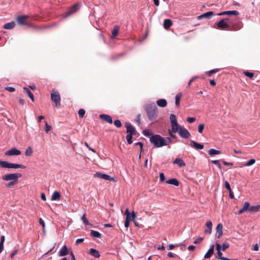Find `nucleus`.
I'll return each instance as SVG.
<instances>
[{
	"label": "nucleus",
	"instance_id": "1",
	"mask_svg": "<svg viewBox=\"0 0 260 260\" xmlns=\"http://www.w3.org/2000/svg\"><path fill=\"white\" fill-rule=\"evenodd\" d=\"M145 110L150 120H155L157 116V108L153 104L147 105Z\"/></svg>",
	"mask_w": 260,
	"mask_h": 260
},
{
	"label": "nucleus",
	"instance_id": "2",
	"mask_svg": "<svg viewBox=\"0 0 260 260\" xmlns=\"http://www.w3.org/2000/svg\"><path fill=\"white\" fill-rule=\"evenodd\" d=\"M150 142L154 145L156 148L162 147L164 146V138L158 135H154L150 138Z\"/></svg>",
	"mask_w": 260,
	"mask_h": 260
},
{
	"label": "nucleus",
	"instance_id": "3",
	"mask_svg": "<svg viewBox=\"0 0 260 260\" xmlns=\"http://www.w3.org/2000/svg\"><path fill=\"white\" fill-rule=\"evenodd\" d=\"M51 99L55 103V106L57 108L60 107V96L58 91H53L51 93Z\"/></svg>",
	"mask_w": 260,
	"mask_h": 260
},
{
	"label": "nucleus",
	"instance_id": "4",
	"mask_svg": "<svg viewBox=\"0 0 260 260\" xmlns=\"http://www.w3.org/2000/svg\"><path fill=\"white\" fill-rule=\"evenodd\" d=\"M21 174L18 173L9 174L2 176V179L5 181H18V179L21 177Z\"/></svg>",
	"mask_w": 260,
	"mask_h": 260
},
{
	"label": "nucleus",
	"instance_id": "5",
	"mask_svg": "<svg viewBox=\"0 0 260 260\" xmlns=\"http://www.w3.org/2000/svg\"><path fill=\"white\" fill-rule=\"evenodd\" d=\"M29 16L27 15L19 16L16 18V21L20 25H28Z\"/></svg>",
	"mask_w": 260,
	"mask_h": 260
},
{
	"label": "nucleus",
	"instance_id": "6",
	"mask_svg": "<svg viewBox=\"0 0 260 260\" xmlns=\"http://www.w3.org/2000/svg\"><path fill=\"white\" fill-rule=\"evenodd\" d=\"M228 20H229L228 18L221 19L217 23V27L222 29L228 30V28H230V25H229L225 21Z\"/></svg>",
	"mask_w": 260,
	"mask_h": 260
},
{
	"label": "nucleus",
	"instance_id": "7",
	"mask_svg": "<svg viewBox=\"0 0 260 260\" xmlns=\"http://www.w3.org/2000/svg\"><path fill=\"white\" fill-rule=\"evenodd\" d=\"M21 154V151L17 149L15 147H13L9 150L7 151L5 154L7 156H14L19 155Z\"/></svg>",
	"mask_w": 260,
	"mask_h": 260
},
{
	"label": "nucleus",
	"instance_id": "8",
	"mask_svg": "<svg viewBox=\"0 0 260 260\" xmlns=\"http://www.w3.org/2000/svg\"><path fill=\"white\" fill-rule=\"evenodd\" d=\"M178 134L180 136L183 138H188L190 137V135L189 132L184 127H180Z\"/></svg>",
	"mask_w": 260,
	"mask_h": 260
},
{
	"label": "nucleus",
	"instance_id": "9",
	"mask_svg": "<svg viewBox=\"0 0 260 260\" xmlns=\"http://www.w3.org/2000/svg\"><path fill=\"white\" fill-rule=\"evenodd\" d=\"M125 127L126 128V132L128 134L136 135V131L134 127L128 122H126L125 124Z\"/></svg>",
	"mask_w": 260,
	"mask_h": 260
},
{
	"label": "nucleus",
	"instance_id": "10",
	"mask_svg": "<svg viewBox=\"0 0 260 260\" xmlns=\"http://www.w3.org/2000/svg\"><path fill=\"white\" fill-rule=\"evenodd\" d=\"M223 225L222 223H218L216 228L217 238L219 239L223 235Z\"/></svg>",
	"mask_w": 260,
	"mask_h": 260
},
{
	"label": "nucleus",
	"instance_id": "11",
	"mask_svg": "<svg viewBox=\"0 0 260 260\" xmlns=\"http://www.w3.org/2000/svg\"><path fill=\"white\" fill-rule=\"evenodd\" d=\"M95 176L106 180H114V178H112L110 176L100 172L96 173Z\"/></svg>",
	"mask_w": 260,
	"mask_h": 260
},
{
	"label": "nucleus",
	"instance_id": "12",
	"mask_svg": "<svg viewBox=\"0 0 260 260\" xmlns=\"http://www.w3.org/2000/svg\"><path fill=\"white\" fill-rule=\"evenodd\" d=\"M239 14V12L236 10L233 11H223L221 13H219L218 14V15H235L238 16Z\"/></svg>",
	"mask_w": 260,
	"mask_h": 260
},
{
	"label": "nucleus",
	"instance_id": "13",
	"mask_svg": "<svg viewBox=\"0 0 260 260\" xmlns=\"http://www.w3.org/2000/svg\"><path fill=\"white\" fill-rule=\"evenodd\" d=\"M100 117L101 119L105 121L106 122H107L110 124H112L113 122L112 117L109 115L101 114L100 115Z\"/></svg>",
	"mask_w": 260,
	"mask_h": 260
},
{
	"label": "nucleus",
	"instance_id": "14",
	"mask_svg": "<svg viewBox=\"0 0 260 260\" xmlns=\"http://www.w3.org/2000/svg\"><path fill=\"white\" fill-rule=\"evenodd\" d=\"M214 245L213 244H212V245H211L210 248L207 251L206 253L205 254L204 258H210L211 257V256L213 255V254L214 253Z\"/></svg>",
	"mask_w": 260,
	"mask_h": 260
},
{
	"label": "nucleus",
	"instance_id": "15",
	"mask_svg": "<svg viewBox=\"0 0 260 260\" xmlns=\"http://www.w3.org/2000/svg\"><path fill=\"white\" fill-rule=\"evenodd\" d=\"M206 225L207 227V229L204 230L205 234H210L212 232V223L211 221H208L206 223Z\"/></svg>",
	"mask_w": 260,
	"mask_h": 260
},
{
	"label": "nucleus",
	"instance_id": "16",
	"mask_svg": "<svg viewBox=\"0 0 260 260\" xmlns=\"http://www.w3.org/2000/svg\"><path fill=\"white\" fill-rule=\"evenodd\" d=\"M78 9L79 8L77 4L73 5L72 8H71V9L66 12V16L71 15L72 14L76 12Z\"/></svg>",
	"mask_w": 260,
	"mask_h": 260
},
{
	"label": "nucleus",
	"instance_id": "17",
	"mask_svg": "<svg viewBox=\"0 0 260 260\" xmlns=\"http://www.w3.org/2000/svg\"><path fill=\"white\" fill-rule=\"evenodd\" d=\"M190 144L196 149H202L204 148V145L203 144L197 143L194 141H191Z\"/></svg>",
	"mask_w": 260,
	"mask_h": 260
},
{
	"label": "nucleus",
	"instance_id": "18",
	"mask_svg": "<svg viewBox=\"0 0 260 260\" xmlns=\"http://www.w3.org/2000/svg\"><path fill=\"white\" fill-rule=\"evenodd\" d=\"M242 27L241 23H238L233 24L231 26H230V28H228L229 30L236 31L239 30Z\"/></svg>",
	"mask_w": 260,
	"mask_h": 260
},
{
	"label": "nucleus",
	"instance_id": "19",
	"mask_svg": "<svg viewBox=\"0 0 260 260\" xmlns=\"http://www.w3.org/2000/svg\"><path fill=\"white\" fill-rule=\"evenodd\" d=\"M180 127L182 126H180L178 122L175 123V124L173 123L171 124V129H170L169 131H171L173 133H176L177 131H179Z\"/></svg>",
	"mask_w": 260,
	"mask_h": 260
},
{
	"label": "nucleus",
	"instance_id": "20",
	"mask_svg": "<svg viewBox=\"0 0 260 260\" xmlns=\"http://www.w3.org/2000/svg\"><path fill=\"white\" fill-rule=\"evenodd\" d=\"M89 254L91 255L92 256L95 258H99L100 256V254L98 250L95 249L90 248L89 249Z\"/></svg>",
	"mask_w": 260,
	"mask_h": 260
},
{
	"label": "nucleus",
	"instance_id": "21",
	"mask_svg": "<svg viewBox=\"0 0 260 260\" xmlns=\"http://www.w3.org/2000/svg\"><path fill=\"white\" fill-rule=\"evenodd\" d=\"M68 254V250L67 246L64 245L63 246V247L61 248L59 252V254L61 256H65Z\"/></svg>",
	"mask_w": 260,
	"mask_h": 260
},
{
	"label": "nucleus",
	"instance_id": "22",
	"mask_svg": "<svg viewBox=\"0 0 260 260\" xmlns=\"http://www.w3.org/2000/svg\"><path fill=\"white\" fill-rule=\"evenodd\" d=\"M250 204L248 202H245L243 205V207L239 210L238 214H241L247 210L249 211Z\"/></svg>",
	"mask_w": 260,
	"mask_h": 260
},
{
	"label": "nucleus",
	"instance_id": "23",
	"mask_svg": "<svg viewBox=\"0 0 260 260\" xmlns=\"http://www.w3.org/2000/svg\"><path fill=\"white\" fill-rule=\"evenodd\" d=\"M260 210V205L252 206L249 207V212L251 213L258 212Z\"/></svg>",
	"mask_w": 260,
	"mask_h": 260
},
{
	"label": "nucleus",
	"instance_id": "24",
	"mask_svg": "<svg viewBox=\"0 0 260 260\" xmlns=\"http://www.w3.org/2000/svg\"><path fill=\"white\" fill-rule=\"evenodd\" d=\"M166 182L167 184L174 185H175L176 186H178L179 185V181H178L177 179H176L175 178H172V179H170L167 180L166 181Z\"/></svg>",
	"mask_w": 260,
	"mask_h": 260
},
{
	"label": "nucleus",
	"instance_id": "25",
	"mask_svg": "<svg viewBox=\"0 0 260 260\" xmlns=\"http://www.w3.org/2000/svg\"><path fill=\"white\" fill-rule=\"evenodd\" d=\"M156 104L160 107H165L167 105V102L165 99H161L157 100Z\"/></svg>",
	"mask_w": 260,
	"mask_h": 260
},
{
	"label": "nucleus",
	"instance_id": "26",
	"mask_svg": "<svg viewBox=\"0 0 260 260\" xmlns=\"http://www.w3.org/2000/svg\"><path fill=\"white\" fill-rule=\"evenodd\" d=\"M174 164H177L180 167H182L185 166V163L183 161V160L180 158H176L174 161Z\"/></svg>",
	"mask_w": 260,
	"mask_h": 260
},
{
	"label": "nucleus",
	"instance_id": "27",
	"mask_svg": "<svg viewBox=\"0 0 260 260\" xmlns=\"http://www.w3.org/2000/svg\"><path fill=\"white\" fill-rule=\"evenodd\" d=\"M172 25V22L170 19H166L164 22V27L165 29L169 28Z\"/></svg>",
	"mask_w": 260,
	"mask_h": 260
},
{
	"label": "nucleus",
	"instance_id": "28",
	"mask_svg": "<svg viewBox=\"0 0 260 260\" xmlns=\"http://www.w3.org/2000/svg\"><path fill=\"white\" fill-rule=\"evenodd\" d=\"M213 15H214L213 12L212 11H209V12H206V13L199 16V19L202 18H209Z\"/></svg>",
	"mask_w": 260,
	"mask_h": 260
},
{
	"label": "nucleus",
	"instance_id": "29",
	"mask_svg": "<svg viewBox=\"0 0 260 260\" xmlns=\"http://www.w3.org/2000/svg\"><path fill=\"white\" fill-rule=\"evenodd\" d=\"M119 30V27L117 25L114 26L113 30L112 31V37L115 38L118 35Z\"/></svg>",
	"mask_w": 260,
	"mask_h": 260
},
{
	"label": "nucleus",
	"instance_id": "30",
	"mask_svg": "<svg viewBox=\"0 0 260 260\" xmlns=\"http://www.w3.org/2000/svg\"><path fill=\"white\" fill-rule=\"evenodd\" d=\"M60 194L58 191H55L51 196V200L52 201H58L60 199Z\"/></svg>",
	"mask_w": 260,
	"mask_h": 260
},
{
	"label": "nucleus",
	"instance_id": "31",
	"mask_svg": "<svg viewBox=\"0 0 260 260\" xmlns=\"http://www.w3.org/2000/svg\"><path fill=\"white\" fill-rule=\"evenodd\" d=\"M23 90L26 93L27 95L28 96V97L31 100V101L33 102L34 101V96L33 93L30 91L29 89H28L26 87H24Z\"/></svg>",
	"mask_w": 260,
	"mask_h": 260
},
{
	"label": "nucleus",
	"instance_id": "32",
	"mask_svg": "<svg viewBox=\"0 0 260 260\" xmlns=\"http://www.w3.org/2000/svg\"><path fill=\"white\" fill-rule=\"evenodd\" d=\"M25 168H26V167L24 166V165H22L10 163V168H13V169H18V168L25 169Z\"/></svg>",
	"mask_w": 260,
	"mask_h": 260
},
{
	"label": "nucleus",
	"instance_id": "33",
	"mask_svg": "<svg viewBox=\"0 0 260 260\" xmlns=\"http://www.w3.org/2000/svg\"><path fill=\"white\" fill-rule=\"evenodd\" d=\"M15 25V22L12 21L11 22L6 23L4 26V28L5 29H12L14 27Z\"/></svg>",
	"mask_w": 260,
	"mask_h": 260
},
{
	"label": "nucleus",
	"instance_id": "34",
	"mask_svg": "<svg viewBox=\"0 0 260 260\" xmlns=\"http://www.w3.org/2000/svg\"><path fill=\"white\" fill-rule=\"evenodd\" d=\"M182 96V93L180 92L178 93L175 96V104L177 106H179L180 102Z\"/></svg>",
	"mask_w": 260,
	"mask_h": 260
},
{
	"label": "nucleus",
	"instance_id": "35",
	"mask_svg": "<svg viewBox=\"0 0 260 260\" xmlns=\"http://www.w3.org/2000/svg\"><path fill=\"white\" fill-rule=\"evenodd\" d=\"M0 166L2 168H10V163L6 161H2L0 160Z\"/></svg>",
	"mask_w": 260,
	"mask_h": 260
},
{
	"label": "nucleus",
	"instance_id": "36",
	"mask_svg": "<svg viewBox=\"0 0 260 260\" xmlns=\"http://www.w3.org/2000/svg\"><path fill=\"white\" fill-rule=\"evenodd\" d=\"M90 235L95 238H101V234L98 231L91 230Z\"/></svg>",
	"mask_w": 260,
	"mask_h": 260
},
{
	"label": "nucleus",
	"instance_id": "37",
	"mask_svg": "<svg viewBox=\"0 0 260 260\" xmlns=\"http://www.w3.org/2000/svg\"><path fill=\"white\" fill-rule=\"evenodd\" d=\"M221 153V151L219 150H215L214 149H210L209 150V154L210 155H217Z\"/></svg>",
	"mask_w": 260,
	"mask_h": 260
},
{
	"label": "nucleus",
	"instance_id": "38",
	"mask_svg": "<svg viewBox=\"0 0 260 260\" xmlns=\"http://www.w3.org/2000/svg\"><path fill=\"white\" fill-rule=\"evenodd\" d=\"M230 246V245L227 242H224L222 245H220V249L221 250L223 251H224L226 250V249H227L228 248H229Z\"/></svg>",
	"mask_w": 260,
	"mask_h": 260
},
{
	"label": "nucleus",
	"instance_id": "39",
	"mask_svg": "<svg viewBox=\"0 0 260 260\" xmlns=\"http://www.w3.org/2000/svg\"><path fill=\"white\" fill-rule=\"evenodd\" d=\"M135 135L127 134L126 136V139L128 144H131L133 143V136Z\"/></svg>",
	"mask_w": 260,
	"mask_h": 260
},
{
	"label": "nucleus",
	"instance_id": "40",
	"mask_svg": "<svg viewBox=\"0 0 260 260\" xmlns=\"http://www.w3.org/2000/svg\"><path fill=\"white\" fill-rule=\"evenodd\" d=\"M170 122H171V124L173 123L175 124V123L177 122L176 117L173 114H171L170 115Z\"/></svg>",
	"mask_w": 260,
	"mask_h": 260
},
{
	"label": "nucleus",
	"instance_id": "41",
	"mask_svg": "<svg viewBox=\"0 0 260 260\" xmlns=\"http://www.w3.org/2000/svg\"><path fill=\"white\" fill-rule=\"evenodd\" d=\"M32 149L30 146H29L26 149L25 152V154L26 156H31L32 155Z\"/></svg>",
	"mask_w": 260,
	"mask_h": 260
},
{
	"label": "nucleus",
	"instance_id": "42",
	"mask_svg": "<svg viewBox=\"0 0 260 260\" xmlns=\"http://www.w3.org/2000/svg\"><path fill=\"white\" fill-rule=\"evenodd\" d=\"M220 71V69H215L206 72L207 75H208L209 76H211L212 74H215Z\"/></svg>",
	"mask_w": 260,
	"mask_h": 260
},
{
	"label": "nucleus",
	"instance_id": "43",
	"mask_svg": "<svg viewBox=\"0 0 260 260\" xmlns=\"http://www.w3.org/2000/svg\"><path fill=\"white\" fill-rule=\"evenodd\" d=\"M136 216V213L134 211H133L132 214H130V215L128 216H126V218L128 217V219L129 218V221H131L134 220Z\"/></svg>",
	"mask_w": 260,
	"mask_h": 260
},
{
	"label": "nucleus",
	"instance_id": "44",
	"mask_svg": "<svg viewBox=\"0 0 260 260\" xmlns=\"http://www.w3.org/2000/svg\"><path fill=\"white\" fill-rule=\"evenodd\" d=\"M255 162V160L254 159H251L249 160L246 164H245L244 166H250L251 165H253Z\"/></svg>",
	"mask_w": 260,
	"mask_h": 260
},
{
	"label": "nucleus",
	"instance_id": "45",
	"mask_svg": "<svg viewBox=\"0 0 260 260\" xmlns=\"http://www.w3.org/2000/svg\"><path fill=\"white\" fill-rule=\"evenodd\" d=\"M172 142V139L170 137L166 138V139L164 138V146L168 145Z\"/></svg>",
	"mask_w": 260,
	"mask_h": 260
},
{
	"label": "nucleus",
	"instance_id": "46",
	"mask_svg": "<svg viewBox=\"0 0 260 260\" xmlns=\"http://www.w3.org/2000/svg\"><path fill=\"white\" fill-rule=\"evenodd\" d=\"M244 75H245L246 76H247V77H248L250 78V79H252L253 78V77H254V74H253V73H251V72H248V71H245V72H244Z\"/></svg>",
	"mask_w": 260,
	"mask_h": 260
},
{
	"label": "nucleus",
	"instance_id": "47",
	"mask_svg": "<svg viewBox=\"0 0 260 260\" xmlns=\"http://www.w3.org/2000/svg\"><path fill=\"white\" fill-rule=\"evenodd\" d=\"M82 220L84 223H85L86 225L89 224L88 220L86 218V214L85 213L82 217Z\"/></svg>",
	"mask_w": 260,
	"mask_h": 260
},
{
	"label": "nucleus",
	"instance_id": "48",
	"mask_svg": "<svg viewBox=\"0 0 260 260\" xmlns=\"http://www.w3.org/2000/svg\"><path fill=\"white\" fill-rule=\"evenodd\" d=\"M114 124L118 128L121 127L122 126L121 121L118 119L115 120L114 121Z\"/></svg>",
	"mask_w": 260,
	"mask_h": 260
},
{
	"label": "nucleus",
	"instance_id": "49",
	"mask_svg": "<svg viewBox=\"0 0 260 260\" xmlns=\"http://www.w3.org/2000/svg\"><path fill=\"white\" fill-rule=\"evenodd\" d=\"M143 134L146 137H149L152 135L151 132L148 129L144 130L143 132Z\"/></svg>",
	"mask_w": 260,
	"mask_h": 260
},
{
	"label": "nucleus",
	"instance_id": "50",
	"mask_svg": "<svg viewBox=\"0 0 260 260\" xmlns=\"http://www.w3.org/2000/svg\"><path fill=\"white\" fill-rule=\"evenodd\" d=\"M85 111L83 109H80L79 111H78V114H79V116L82 118L84 115H85Z\"/></svg>",
	"mask_w": 260,
	"mask_h": 260
},
{
	"label": "nucleus",
	"instance_id": "51",
	"mask_svg": "<svg viewBox=\"0 0 260 260\" xmlns=\"http://www.w3.org/2000/svg\"><path fill=\"white\" fill-rule=\"evenodd\" d=\"M18 181H11L10 182H9L7 185V187H10L14 185L15 184L17 183Z\"/></svg>",
	"mask_w": 260,
	"mask_h": 260
},
{
	"label": "nucleus",
	"instance_id": "52",
	"mask_svg": "<svg viewBox=\"0 0 260 260\" xmlns=\"http://www.w3.org/2000/svg\"><path fill=\"white\" fill-rule=\"evenodd\" d=\"M204 124H199V127H198V132L200 133H202L203 131V129H204Z\"/></svg>",
	"mask_w": 260,
	"mask_h": 260
},
{
	"label": "nucleus",
	"instance_id": "53",
	"mask_svg": "<svg viewBox=\"0 0 260 260\" xmlns=\"http://www.w3.org/2000/svg\"><path fill=\"white\" fill-rule=\"evenodd\" d=\"M51 130V126L49 125L47 123V122H45V132L47 133Z\"/></svg>",
	"mask_w": 260,
	"mask_h": 260
},
{
	"label": "nucleus",
	"instance_id": "54",
	"mask_svg": "<svg viewBox=\"0 0 260 260\" xmlns=\"http://www.w3.org/2000/svg\"><path fill=\"white\" fill-rule=\"evenodd\" d=\"M196 119L194 117H188L187 118V121L190 123H192L196 121Z\"/></svg>",
	"mask_w": 260,
	"mask_h": 260
},
{
	"label": "nucleus",
	"instance_id": "55",
	"mask_svg": "<svg viewBox=\"0 0 260 260\" xmlns=\"http://www.w3.org/2000/svg\"><path fill=\"white\" fill-rule=\"evenodd\" d=\"M224 186H225V187L229 191H231V186H230V183L227 181H225V182H224Z\"/></svg>",
	"mask_w": 260,
	"mask_h": 260
},
{
	"label": "nucleus",
	"instance_id": "56",
	"mask_svg": "<svg viewBox=\"0 0 260 260\" xmlns=\"http://www.w3.org/2000/svg\"><path fill=\"white\" fill-rule=\"evenodd\" d=\"M203 240V238L202 237H199L195 241H194V244H198L201 243Z\"/></svg>",
	"mask_w": 260,
	"mask_h": 260
},
{
	"label": "nucleus",
	"instance_id": "57",
	"mask_svg": "<svg viewBox=\"0 0 260 260\" xmlns=\"http://www.w3.org/2000/svg\"><path fill=\"white\" fill-rule=\"evenodd\" d=\"M159 179L161 182H164L165 180V177L162 173L159 174Z\"/></svg>",
	"mask_w": 260,
	"mask_h": 260
},
{
	"label": "nucleus",
	"instance_id": "58",
	"mask_svg": "<svg viewBox=\"0 0 260 260\" xmlns=\"http://www.w3.org/2000/svg\"><path fill=\"white\" fill-rule=\"evenodd\" d=\"M129 218L128 219V217L127 218H126L125 219V222H124V226L125 228H127L128 227H129Z\"/></svg>",
	"mask_w": 260,
	"mask_h": 260
},
{
	"label": "nucleus",
	"instance_id": "59",
	"mask_svg": "<svg viewBox=\"0 0 260 260\" xmlns=\"http://www.w3.org/2000/svg\"><path fill=\"white\" fill-rule=\"evenodd\" d=\"M18 250L17 249L15 250L10 255L11 258H13L14 256L17 254Z\"/></svg>",
	"mask_w": 260,
	"mask_h": 260
},
{
	"label": "nucleus",
	"instance_id": "60",
	"mask_svg": "<svg viewBox=\"0 0 260 260\" xmlns=\"http://www.w3.org/2000/svg\"><path fill=\"white\" fill-rule=\"evenodd\" d=\"M6 90L10 92H14L15 90V89L12 87H8L6 88Z\"/></svg>",
	"mask_w": 260,
	"mask_h": 260
},
{
	"label": "nucleus",
	"instance_id": "61",
	"mask_svg": "<svg viewBox=\"0 0 260 260\" xmlns=\"http://www.w3.org/2000/svg\"><path fill=\"white\" fill-rule=\"evenodd\" d=\"M39 223L42 225L43 226V228L44 229L45 228V222L42 219V218H40L39 219Z\"/></svg>",
	"mask_w": 260,
	"mask_h": 260
},
{
	"label": "nucleus",
	"instance_id": "62",
	"mask_svg": "<svg viewBox=\"0 0 260 260\" xmlns=\"http://www.w3.org/2000/svg\"><path fill=\"white\" fill-rule=\"evenodd\" d=\"M223 164L225 166H233V164L232 162H228L224 160L222 161Z\"/></svg>",
	"mask_w": 260,
	"mask_h": 260
},
{
	"label": "nucleus",
	"instance_id": "63",
	"mask_svg": "<svg viewBox=\"0 0 260 260\" xmlns=\"http://www.w3.org/2000/svg\"><path fill=\"white\" fill-rule=\"evenodd\" d=\"M19 103L20 105H23L25 104V101L20 96L19 98Z\"/></svg>",
	"mask_w": 260,
	"mask_h": 260
},
{
	"label": "nucleus",
	"instance_id": "64",
	"mask_svg": "<svg viewBox=\"0 0 260 260\" xmlns=\"http://www.w3.org/2000/svg\"><path fill=\"white\" fill-rule=\"evenodd\" d=\"M41 198L43 201H45L46 200V198L44 193H41Z\"/></svg>",
	"mask_w": 260,
	"mask_h": 260
}]
</instances>
